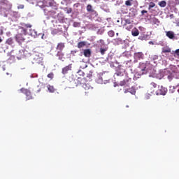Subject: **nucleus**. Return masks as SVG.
I'll return each mask as SVG.
<instances>
[{
  "instance_id": "c9c22d12",
  "label": "nucleus",
  "mask_w": 179,
  "mask_h": 179,
  "mask_svg": "<svg viewBox=\"0 0 179 179\" xmlns=\"http://www.w3.org/2000/svg\"><path fill=\"white\" fill-rule=\"evenodd\" d=\"M125 26H127V24H131V20L127 19L125 20Z\"/></svg>"
},
{
  "instance_id": "bb28decb",
  "label": "nucleus",
  "mask_w": 179,
  "mask_h": 179,
  "mask_svg": "<svg viewBox=\"0 0 179 179\" xmlns=\"http://www.w3.org/2000/svg\"><path fill=\"white\" fill-rule=\"evenodd\" d=\"M86 45V42L81 41L78 43V48H83Z\"/></svg>"
},
{
  "instance_id": "6ab92c4d",
  "label": "nucleus",
  "mask_w": 179,
  "mask_h": 179,
  "mask_svg": "<svg viewBox=\"0 0 179 179\" xmlns=\"http://www.w3.org/2000/svg\"><path fill=\"white\" fill-rule=\"evenodd\" d=\"M57 57H59V59H60V61L64 62V59H65L64 55L62 53V52H57Z\"/></svg>"
},
{
  "instance_id": "ea45409f",
  "label": "nucleus",
  "mask_w": 179,
  "mask_h": 179,
  "mask_svg": "<svg viewBox=\"0 0 179 179\" xmlns=\"http://www.w3.org/2000/svg\"><path fill=\"white\" fill-rule=\"evenodd\" d=\"M98 43H100L101 44H102V45H103V44H104V40L100 39V40L98 41Z\"/></svg>"
},
{
  "instance_id": "9b49d317",
  "label": "nucleus",
  "mask_w": 179,
  "mask_h": 179,
  "mask_svg": "<svg viewBox=\"0 0 179 179\" xmlns=\"http://www.w3.org/2000/svg\"><path fill=\"white\" fill-rule=\"evenodd\" d=\"M131 82H132L131 78H126L120 82V86H129V85H131Z\"/></svg>"
},
{
  "instance_id": "c756f323",
  "label": "nucleus",
  "mask_w": 179,
  "mask_h": 179,
  "mask_svg": "<svg viewBox=\"0 0 179 179\" xmlns=\"http://www.w3.org/2000/svg\"><path fill=\"white\" fill-rule=\"evenodd\" d=\"M108 35L109 37H114V36H115V32H114L113 30H110L108 32Z\"/></svg>"
},
{
  "instance_id": "39448f33",
  "label": "nucleus",
  "mask_w": 179,
  "mask_h": 179,
  "mask_svg": "<svg viewBox=\"0 0 179 179\" xmlns=\"http://www.w3.org/2000/svg\"><path fill=\"white\" fill-rule=\"evenodd\" d=\"M22 27H20L19 29L21 30V33L24 34V36L27 35V29H31L32 25L31 24L22 23Z\"/></svg>"
},
{
  "instance_id": "e433bc0d",
  "label": "nucleus",
  "mask_w": 179,
  "mask_h": 179,
  "mask_svg": "<svg viewBox=\"0 0 179 179\" xmlns=\"http://www.w3.org/2000/svg\"><path fill=\"white\" fill-rule=\"evenodd\" d=\"M3 34V28L1 27H0V36H2Z\"/></svg>"
},
{
  "instance_id": "1a4fd4ad",
  "label": "nucleus",
  "mask_w": 179,
  "mask_h": 179,
  "mask_svg": "<svg viewBox=\"0 0 179 179\" xmlns=\"http://www.w3.org/2000/svg\"><path fill=\"white\" fill-rule=\"evenodd\" d=\"M24 34L23 33L21 32V34H17L15 36V40L17 43H19V44H22V43H23V41H24Z\"/></svg>"
},
{
  "instance_id": "4be33fe9",
  "label": "nucleus",
  "mask_w": 179,
  "mask_h": 179,
  "mask_svg": "<svg viewBox=\"0 0 179 179\" xmlns=\"http://www.w3.org/2000/svg\"><path fill=\"white\" fill-rule=\"evenodd\" d=\"M108 50V48H101L99 49V52L101 54V55H104V54H106V52Z\"/></svg>"
},
{
  "instance_id": "7ed1b4c3",
  "label": "nucleus",
  "mask_w": 179,
  "mask_h": 179,
  "mask_svg": "<svg viewBox=\"0 0 179 179\" xmlns=\"http://www.w3.org/2000/svg\"><path fill=\"white\" fill-rule=\"evenodd\" d=\"M157 89V84L156 83H151L148 87V93L150 94V96H152V94H156V90Z\"/></svg>"
},
{
  "instance_id": "4c0bfd02",
  "label": "nucleus",
  "mask_w": 179,
  "mask_h": 179,
  "mask_svg": "<svg viewBox=\"0 0 179 179\" xmlns=\"http://www.w3.org/2000/svg\"><path fill=\"white\" fill-rule=\"evenodd\" d=\"M145 13H148V10H143L142 11H141V15H145Z\"/></svg>"
},
{
  "instance_id": "a19ab883",
  "label": "nucleus",
  "mask_w": 179,
  "mask_h": 179,
  "mask_svg": "<svg viewBox=\"0 0 179 179\" xmlns=\"http://www.w3.org/2000/svg\"><path fill=\"white\" fill-rule=\"evenodd\" d=\"M175 54H176V55H178L179 57V49H178L175 51Z\"/></svg>"
},
{
  "instance_id": "37998d69",
  "label": "nucleus",
  "mask_w": 179,
  "mask_h": 179,
  "mask_svg": "<svg viewBox=\"0 0 179 179\" xmlns=\"http://www.w3.org/2000/svg\"><path fill=\"white\" fill-rule=\"evenodd\" d=\"M6 75H10V76H12V73H6Z\"/></svg>"
},
{
  "instance_id": "79ce46f5",
  "label": "nucleus",
  "mask_w": 179,
  "mask_h": 179,
  "mask_svg": "<svg viewBox=\"0 0 179 179\" xmlns=\"http://www.w3.org/2000/svg\"><path fill=\"white\" fill-rule=\"evenodd\" d=\"M41 92V87H39V88L37 90L36 93H40Z\"/></svg>"
},
{
  "instance_id": "a211bd4d",
  "label": "nucleus",
  "mask_w": 179,
  "mask_h": 179,
  "mask_svg": "<svg viewBox=\"0 0 179 179\" xmlns=\"http://www.w3.org/2000/svg\"><path fill=\"white\" fill-rule=\"evenodd\" d=\"M92 55V51L90 49H85L84 50V56L87 58H90V56Z\"/></svg>"
},
{
  "instance_id": "ddd939ff",
  "label": "nucleus",
  "mask_w": 179,
  "mask_h": 179,
  "mask_svg": "<svg viewBox=\"0 0 179 179\" xmlns=\"http://www.w3.org/2000/svg\"><path fill=\"white\" fill-rule=\"evenodd\" d=\"M33 64H43V58L39 56H35L33 59Z\"/></svg>"
},
{
  "instance_id": "423d86ee",
  "label": "nucleus",
  "mask_w": 179,
  "mask_h": 179,
  "mask_svg": "<svg viewBox=\"0 0 179 179\" xmlns=\"http://www.w3.org/2000/svg\"><path fill=\"white\" fill-rule=\"evenodd\" d=\"M44 5L48 7L55 8V10H57V3L54 0H44Z\"/></svg>"
},
{
  "instance_id": "a878e982",
  "label": "nucleus",
  "mask_w": 179,
  "mask_h": 179,
  "mask_svg": "<svg viewBox=\"0 0 179 179\" xmlns=\"http://www.w3.org/2000/svg\"><path fill=\"white\" fill-rule=\"evenodd\" d=\"M6 44H8V45H12L13 44V38H9L6 41Z\"/></svg>"
},
{
  "instance_id": "cd10ccee",
  "label": "nucleus",
  "mask_w": 179,
  "mask_h": 179,
  "mask_svg": "<svg viewBox=\"0 0 179 179\" xmlns=\"http://www.w3.org/2000/svg\"><path fill=\"white\" fill-rule=\"evenodd\" d=\"M47 87L50 93H54V92H55V88H54V86L48 85Z\"/></svg>"
},
{
  "instance_id": "9d476101",
  "label": "nucleus",
  "mask_w": 179,
  "mask_h": 179,
  "mask_svg": "<svg viewBox=\"0 0 179 179\" xmlns=\"http://www.w3.org/2000/svg\"><path fill=\"white\" fill-rule=\"evenodd\" d=\"M69 71H72V64L64 67L62 70V73L63 75H67V73H69Z\"/></svg>"
},
{
  "instance_id": "a18cd8bd",
  "label": "nucleus",
  "mask_w": 179,
  "mask_h": 179,
  "mask_svg": "<svg viewBox=\"0 0 179 179\" xmlns=\"http://www.w3.org/2000/svg\"><path fill=\"white\" fill-rule=\"evenodd\" d=\"M0 43H2V38L0 37Z\"/></svg>"
},
{
  "instance_id": "49530a36",
  "label": "nucleus",
  "mask_w": 179,
  "mask_h": 179,
  "mask_svg": "<svg viewBox=\"0 0 179 179\" xmlns=\"http://www.w3.org/2000/svg\"><path fill=\"white\" fill-rule=\"evenodd\" d=\"M150 44H152V42H150Z\"/></svg>"
},
{
  "instance_id": "b1692460",
  "label": "nucleus",
  "mask_w": 179,
  "mask_h": 179,
  "mask_svg": "<svg viewBox=\"0 0 179 179\" xmlns=\"http://www.w3.org/2000/svg\"><path fill=\"white\" fill-rule=\"evenodd\" d=\"M131 34L134 37H136V36H139V30L136 29L135 30L131 31Z\"/></svg>"
},
{
  "instance_id": "0eeeda50",
  "label": "nucleus",
  "mask_w": 179,
  "mask_h": 179,
  "mask_svg": "<svg viewBox=\"0 0 179 179\" xmlns=\"http://www.w3.org/2000/svg\"><path fill=\"white\" fill-rule=\"evenodd\" d=\"M167 93V88L161 86L159 87L158 90L156 91L155 94H157V96H166Z\"/></svg>"
},
{
  "instance_id": "393cba45",
  "label": "nucleus",
  "mask_w": 179,
  "mask_h": 179,
  "mask_svg": "<svg viewBox=\"0 0 179 179\" xmlns=\"http://www.w3.org/2000/svg\"><path fill=\"white\" fill-rule=\"evenodd\" d=\"M151 22L153 23V24H159L160 23V21H159V19L156 17L152 18Z\"/></svg>"
},
{
  "instance_id": "aec40b11",
  "label": "nucleus",
  "mask_w": 179,
  "mask_h": 179,
  "mask_svg": "<svg viewBox=\"0 0 179 179\" xmlns=\"http://www.w3.org/2000/svg\"><path fill=\"white\" fill-rule=\"evenodd\" d=\"M158 5L160 6V8H166L167 3L166 1H161L158 3Z\"/></svg>"
},
{
  "instance_id": "c85d7f7f",
  "label": "nucleus",
  "mask_w": 179,
  "mask_h": 179,
  "mask_svg": "<svg viewBox=\"0 0 179 179\" xmlns=\"http://www.w3.org/2000/svg\"><path fill=\"white\" fill-rule=\"evenodd\" d=\"M132 2H134V0H127L125 1L126 6H131Z\"/></svg>"
},
{
  "instance_id": "5701e85b",
  "label": "nucleus",
  "mask_w": 179,
  "mask_h": 179,
  "mask_svg": "<svg viewBox=\"0 0 179 179\" xmlns=\"http://www.w3.org/2000/svg\"><path fill=\"white\" fill-rule=\"evenodd\" d=\"M136 58H138V59H142L143 58V53L142 52H137L135 53Z\"/></svg>"
},
{
  "instance_id": "dca6fc26",
  "label": "nucleus",
  "mask_w": 179,
  "mask_h": 179,
  "mask_svg": "<svg viewBox=\"0 0 179 179\" xmlns=\"http://www.w3.org/2000/svg\"><path fill=\"white\" fill-rule=\"evenodd\" d=\"M65 48V43H59L57 44L56 49L59 52H62V50Z\"/></svg>"
},
{
  "instance_id": "c03bdc74",
  "label": "nucleus",
  "mask_w": 179,
  "mask_h": 179,
  "mask_svg": "<svg viewBox=\"0 0 179 179\" xmlns=\"http://www.w3.org/2000/svg\"><path fill=\"white\" fill-rule=\"evenodd\" d=\"M52 34H55V31L54 30L52 31Z\"/></svg>"
},
{
  "instance_id": "2f4dec72",
  "label": "nucleus",
  "mask_w": 179,
  "mask_h": 179,
  "mask_svg": "<svg viewBox=\"0 0 179 179\" xmlns=\"http://www.w3.org/2000/svg\"><path fill=\"white\" fill-rule=\"evenodd\" d=\"M156 6V3L153 2H150L148 9H152V8H155Z\"/></svg>"
},
{
  "instance_id": "f3484780",
  "label": "nucleus",
  "mask_w": 179,
  "mask_h": 179,
  "mask_svg": "<svg viewBox=\"0 0 179 179\" xmlns=\"http://www.w3.org/2000/svg\"><path fill=\"white\" fill-rule=\"evenodd\" d=\"M150 38V36L148 34H143V35H141L138 37V40H141L142 41H148Z\"/></svg>"
},
{
  "instance_id": "412c9836",
  "label": "nucleus",
  "mask_w": 179,
  "mask_h": 179,
  "mask_svg": "<svg viewBox=\"0 0 179 179\" xmlns=\"http://www.w3.org/2000/svg\"><path fill=\"white\" fill-rule=\"evenodd\" d=\"M49 15L50 16H51L53 19H56L57 18V12L52 10V11H49Z\"/></svg>"
},
{
  "instance_id": "2eb2a0df",
  "label": "nucleus",
  "mask_w": 179,
  "mask_h": 179,
  "mask_svg": "<svg viewBox=\"0 0 179 179\" xmlns=\"http://www.w3.org/2000/svg\"><path fill=\"white\" fill-rule=\"evenodd\" d=\"M166 37H169L170 40H174V38H176V36H174V32H173L172 31H166Z\"/></svg>"
},
{
  "instance_id": "f03ea898",
  "label": "nucleus",
  "mask_w": 179,
  "mask_h": 179,
  "mask_svg": "<svg viewBox=\"0 0 179 179\" xmlns=\"http://www.w3.org/2000/svg\"><path fill=\"white\" fill-rule=\"evenodd\" d=\"M78 81L80 82V85H83L82 86L85 90V94H89V93H93V87L90 86L89 83H82V82H85V78H78Z\"/></svg>"
},
{
  "instance_id": "473e14b6",
  "label": "nucleus",
  "mask_w": 179,
  "mask_h": 179,
  "mask_svg": "<svg viewBox=\"0 0 179 179\" xmlns=\"http://www.w3.org/2000/svg\"><path fill=\"white\" fill-rule=\"evenodd\" d=\"M48 78H49V79H52L54 78V73H50L49 74H48Z\"/></svg>"
},
{
  "instance_id": "20e7f679",
  "label": "nucleus",
  "mask_w": 179,
  "mask_h": 179,
  "mask_svg": "<svg viewBox=\"0 0 179 179\" xmlns=\"http://www.w3.org/2000/svg\"><path fill=\"white\" fill-rule=\"evenodd\" d=\"M169 92L173 93V100L178 101L179 99V87H170Z\"/></svg>"
},
{
  "instance_id": "6e6552de",
  "label": "nucleus",
  "mask_w": 179,
  "mask_h": 179,
  "mask_svg": "<svg viewBox=\"0 0 179 179\" xmlns=\"http://www.w3.org/2000/svg\"><path fill=\"white\" fill-rule=\"evenodd\" d=\"M20 90L22 93H23L24 94H25V96H27V100H31L33 99V96H31V92H30V90L27 89H24V88H22Z\"/></svg>"
},
{
  "instance_id": "58836bf2",
  "label": "nucleus",
  "mask_w": 179,
  "mask_h": 179,
  "mask_svg": "<svg viewBox=\"0 0 179 179\" xmlns=\"http://www.w3.org/2000/svg\"><path fill=\"white\" fill-rule=\"evenodd\" d=\"M132 27H134L133 25H129V27H127L126 29L127 30H130L131 29H132Z\"/></svg>"
},
{
  "instance_id": "f704fd0d",
  "label": "nucleus",
  "mask_w": 179,
  "mask_h": 179,
  "mask_svg": "<svg viewBox=\"0 0 179 179\" xmlns=\"http://www.w3.org/2000/svg\"><path fill=\"white\" fill-rule=\"evenodd\" d=\"M152 59H153L154 61H156V59H159V56H157V55H153V56L152 57Z\"/></svg>"
},
{
  "instance_id": "4468645a",
  "label": "nucleus",
  "mask_w": 179,
  "mask_h": 179,
  "mask_svg": "<svg viewBox=\"0 0 179 179\" xmlns=\"http://www.w3.org/2000/svg\"><path fill=\"white\" fill-rule=\"evenodd\" d=\"M87 12H92V13H94V15H95V16H98V15H99L97 13V11L93 10V7L90 4H88L87 6Z\"/></svg>"
},
{
  "instance_id": "f8f14e48",
  "label": "nucleus",
  "mask_w": 179,
  "mask_h": 179,
  "mask_svg": "<svg viewBox=\"0 0 179 179\" xmlns=\"http://www.w3.org/2000/svg\"><path fill=\"white\" fill-rule=\"evenodd\" d=\"M124 93H131V94H136V90L134 87H131V88H127V87H124Z\"/></svg>"
},
{
  "instance_id": "f257e3e1",
  "label": "nucleus",
  "mask_w": 179,
  "mask_h": 179,
  "mask_svg": "<svg viewBox=\"0 0 179 179\" xmlns=\"http://www.w3.org/2000/svg\"><path fill=\"white\" fill-rule=\"evenodd\" d=\"M12 9V3L8 0H1L0 1V12H5Z\"/></svg>"
},
{
  "instance_id": "72a5a7b5",
  "label": "nucleus",
  "mask_w": 179,
  "mask_h": 179,
  "mask_svg": "<svg viewBox=\"0 0 179 179\" xmlns=\"http://www.w3.org/2000/svg\"><path fill=\"white\" fill-rule=\"evenodd\" d=\"M24 5L20 4L17 6V9H24Z\"/></svg>"
},
{
  "instance_id": "7c9ffc66",
  "label": "nucleus",
  "mask_w": 179,
  "mask_h": 179,
  "mask_svg": "<svg viewBox=\"0 0 179 179\" xmlns=\"http://www.w3.org/2000/svg\"><path fill=\"white\" fill-rule=\"evenodd\" d=\"M162 52L166 53V52H171V49H170L169 48H164L162 49Z\"/></svg>"
}]
</instances>
